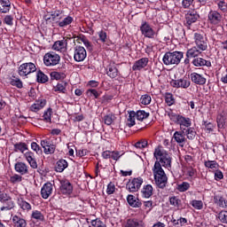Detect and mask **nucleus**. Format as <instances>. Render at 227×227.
Returning a JSON list of instances; mask_svg holds the SVG:
<instances>
[{
	"mask_svg": "<svg viewBox=\"0 0 227 227\" xmlns=\"http://www.w3.org/2000/svg\"><path fill=\"white\" fill-rule=\"evenodd\" d=\"M192 65H194V67H211L212 63L208 60H205V59L196 58L192 60Z\"/></svg>",
	"mask_w": 227,
	"mask_h": 227,
	"instance_id": "a878e982",
	"label": "nucleus"
},
{
	"mask_svg": "<svg viewBox=\"0 0 227 227\" xmlns=\"http://www.w3.org/2000/svg\"><path fill=\"white\" fill-rule=\"evenodd\" d=\"M36 79L38 82H47V81H49V77L42 71H39L37 73Z\"/></svg>",
	"mask_w": 227,
	"mask_h": 227,
	"instance_id": "79ce46f5",
	"label": "nucleus"
},
{
	"mask_svg": "<svg viewBox=\"0 0 227 227\" xmlns=\"http://www.w3.org/2000/svg\"><path fill=\"white\" fill-rule=\"evenodd\" d=\"M184 136L187 137V139L192 140L194 137H196V131L194 130V128H187L184 130Z\"/></svg>",
	"mask_w": 227,
	"mask_h": 227,
	"instance_id": "e433bc0d",
	"label": "nucleus"
},
{
	"mask_svg": "<svg viewBox=\"0 0 227 227\" xmlns=\"http://www.w3.org/2000/svg\"><path fill=\"white\" fill-rule=\"evenodd\" d=\"M218 219L221 221V223L227 224V211H221L218 214Z\"/></svg>",
	"mask_w": 227,
	"mask_h": 227,
	"instance_id": "13d9d810",
	"label": "nucleus"
},
{
	"mask_svg": "<svg viewBox=\"0 0 227 227\" xmlns=\"http://www.w3.org/2000/svg\"><path fill=\"white\" fill-rule=\"evenodd\" d=\"M56 152V145L50 144L46 148L44 149V153L47 155H52Z\"/></svg>",
	"mask_w": 227,
	"mask_h": 227,
	"instance_id": "de8ad7c7",
	"label": "nucleus"
},
{
	"mask_svg": "<svg viewBox=\"0 0 227 227\" xmlns=\"http://www.w3.org/2000/svg\"><path fill=\"white\" fill-rule=\"evenodd\" d=\"M141 192L143 198H152V195L153 194V186H152L151 184L144 185Z\"/></svg>",
	"mask_w": 227,
	"mask_h": 227,
	"instance_id": "393cba45",
	"label": "nucleus"
},
{
	"mask_svg": "<svg viewBox=\"0 0 227 227\" xmlns=\"http://www.w3.org/2000/svg\"><path fill=\"white\" fill-rule=\"evenodd\" d=\"M170 205H173L174 207H179L180 206V200L176 197H171L169 199Z\"/></svg>",
	"mask_w": 227,
	"mask_h": 227,
	"instance_id": "774afa93",
	"label": "nucleus"
},
{
	"mask_svg": "<svg viewBox=\"0 0 227 227\" xmlns=\"http://www.w3.org/2000/svg\"><path fill=\"white\" fill-rule=\"evenodd\" d=\"M55 168L58 173H63V171H65V169L68 168V162L67 161V160H59L57 161Z\"/></svg>",
	"mask_w": 227,
	"mask_h": 227,
	"instance_id": "bb28decb",
	"label": "nucleus"
},
{
	"mask_svg": "<svg viewBox=\"0 0 227 227\" xmlns=\"http://www.w3.org/2000/svg\"><path fill=\"white\" fill-rule=\"evenodd\" d=\"M65 77H67V74H65V73L56 71L51 73V79L52 81H61L65 79Z\"/></svg>",
	"mask_w": 227,
	"mask_h": 227,
	"instance_id": "72a5a7b5",
	"label": "nucleus"
},
{
	"mask_svg": "<svg viewBox=\"0 0 227 227\" xmlns=\"http://www.w3.org/2000/svg\"><path fill=\"white\" fill-rule=\"evenodd\" d=\"M218 129H223L224 127V116L219 115L216 119Z\"/></svg>",
	"mask_w": 227,
	"mask_h": 227,
	"instance_id": "69168bd1",
	"label": "nucleus"
},
{
	"mask_svg": "<svg viewBox=\"0 0 227 227\" xmlns=\"http://www.w3.org/2000/svg\"><path fill=\"white\" fill-rule=\"evenodd\" d=\"M127 201L130 207H133V208H139V207H141V202L134 195H128Z\"/></svg>",
	"mask_w": 227,
	"mask_h": 227,
	"instance_id": "b1692460",
	"label": "nucleus"
},
{
	"mask_svg": "<svg viewBox=\"0 0 227 227\" xmlns=\"http://www.w3.org/2000/svg\"><path fill=\"white\" fill-rule=\"evenodd\" d=\"M32 219H35L38 223L40 221H43L44 216L43 214H42V212L35 210L32 212Z\"/></svg>",
	"mask_w": 227,
	"mask_h": 227,
	"instance_id": "a19ab883",
	"label": "nucleus"
},
{
	"mask_svg": "<svg viewBox=\"0 0 227 227\" xmlns=\"http://www.w3.org/2000/svg\"><path fill=\"white\" fill-rule=\"evenodd\" d=\"M106 74L108 77H111V79H114L118 77V68H116L115 65H110L108 66L106 69Z\"/></svg>",
	"mask_w": 227,
	"mask_h": 227,
	"instance_id": "cd10ccee",
	"label": "nucleus"
},
{
	"mask_svg": "<svg viewBox=\"0 0 227 227\" xmlns=\"http://www.w3.org/2000/svg\"><path fill=\"white\" fill-rule=\"evenodd\" d=\"M10 180L12 184H19L22 182V176L15 174L12 176H11Z\"/></svg>",
	"mask_w": 227,
	"mask_h": 227,
	"instance_id": "052dcab7",
	"label": "nucleus"
},
{
	"mask_svg": "<svg viewBox=\"0 0 227 227\" xmlns=\"http://www.w3.org/2000/svg\"><path fill=\"white\" fill-rule=\"evenodd\" d=\"M168 114L171 121L180 126V130H182L183 132H185V129L191 128V125H192V122L191 121L189 117H184L173 112H169Z\"/></svg>",
	"mask_w": 227,
	"mask_h": 227,
	"instance_id": "20e7f679",
	"label": "nucleus"
},
{
	"mask_svg": "<svg viewBox=\"0 0 227 227\" xmlns=\"http://www.w3.org/2000/svg\"><path fill=\"white\" fill-rule=\"evenodd\" d=\"M0 202L4 204V206L0 207L1 212H8V210L15 208V202L12 200V197L8 196L6 193L0 199Z\"/></svg>",
	"mask_w": 227,
	"mask_h": 227,
	"instance_id": "9d476101",
	"label": "nucleus"
},
{
	"mask_svg": "<svg viewBox=\"0 0 227 227\" xmlns=\"http://www.w3.org/2000/svg\"><path fill=\"white\" fill-rule=\"evenodd\" d=\"M52 49L54 51H65L67 49V41H57L54 43Z\"/></svg>",
	"mask_w": 227,
	"mask_h": 227,
	"instance_id": "7c9ffc66",
	"label": "nucleus"
},
{
	"mask_svg": "<svg viewBox=\"0 0 227 227\" xmlns=\"http://www.w3.org/2000/svg\"><path fill=\"white\" fill-rule=\"evenodd\" d=\"M215 203L217 207H221V208H226L227 200L221 195L215 196Z\"/></svg>",
	"mask_w": 227,
	"mask_h": 227,
	"instance_id": "c85d7f7f",
	"label": "nucleus"
},
{
	"mask_svg": "<svg viewBox=\"0 0 227 227\" xmlns=\"http://www.w3.org/2000/svg\"><path fill=\"white\" fill-rule=\"evenodd\" d=\"M91 226L93 227H107L104 222H102L100 219L97 218L95 220H92L90 222Z\"/></svg>",
	"mask_w": 227,
	"mask_h": 227,
	"instance_id": "3c124183",
	"label": "nucleus"
},
{
	"mask_svg": "<svg viewBox=\"0 0 227 227\" xmlns=\"http://www.w3.org/2000/svg\"><path fill=\"white\" fill-rule=\"evenodd\" d=\"M176 142H177L178 145H185V142L187 141V138H185V132H184L182 129L181 131H176L173 136Z\"/></svg>",
	"mask_w": 227,
	"mask_h": 227,
	"instance_id": "6ab92c4d",
	"label": "nucleus"
},
{
	"mask_svg": "<svg viewBox=\"0 0 227 227\" xmlns=\"http://www.w3.org/2000/svg\"><path fill=\"white\" fill-rule=\"evenodd\" d=\"M136 148H140V150H142V148H146V146H148V142L146 140H142L139 142H137L135 144Z\"/></svg>",
	"mask_w": 227,
	"mask_h": 227,
	"instance_id": "680f3d73",
	"label": "nucleus"
},
{
	"mask_svg": "<svg viewBox=\"0 0 227 227\" xmlns=\"http://www.w3.org/2000/svg\"><path fill=\"white\" fill-rule=\"evenodd\" d=\"M136 112H129L127 118V125L128 127H134L136 125Z\"/></svg>",
	"mask_w": 227,
	"mask_h": 227,
	"instance_id": "f704fd0d",
	"label": "nucleus"
},
{
	"mask_svg": "<svg viewBox=\"0 0 227 227\" xmlns=\"http://www.w3.org/2000/svg\"><path fill=\"white\" fill-rule=\"evenodd\" d=\"M51 116H52V109L49 108L47 111L43 113V120L46 123H51Z\"/></svg>",
	"mask_w": 227,
	"mask_h": 227,
	"instance_id": "ea45409f",
	"label": "nucleus"
},
{
	"mask_svg": "<svg viewBox=\"0 0 227 227\" xmlns=\"http://www.w3.org/2000/svg\"><path fill=\"white\" fill-rule=\"evenodd\" d=\"M198 19H200V14H198L196 11H189L185 14L186 26H192V24H194V22H196Z\"/></svg>",
	"mask_w": 227,
	"mask_h": 227,
	"instance_id": "2eb2a0df",
	"label": "nucleus"
},
{
	"mask_svg": "<svg viewBox=\"0 0 227 227\" xmlns=\"http://www.w3.org/2000/svg\"><path fill=\"white\" fill-rule=\"evenodd\" d=\"M191 81L194 84H198L199 86H203V84L207 83V78L203 76V74H198V73H192L190 74Z\"/></svg>",
	"mask_w": 227,
	"mask_h": 227,
	"instance_id": "dca6fc26",
	"label": "nucleus"
},
{
	"mask_svg": "<svg viewBox=\"0 0 227 227\" xmlns=\"http://www.w3.org/2000/svg\"><path fill=\"white\" fill-rule=\"evenodd\" d=\"M71 22H74V18L67 16L62 21L59 22V27H65L67 26H70Z\"/></svg>",
	"mask_w": 227,
	"mask_h": 227,
	"instance_id": "58836bf2",
	"label": "nucleus"
},
{
	"mask_svg": "<svg viewBox=\"0 0 227 227\" xmlns=\"http://www.w3.org/2000/svg\"><path fill=\"white\" fill-rule=\"evenodd\" d=\"M12 10L10 0H0V13H8Z\"/></svg>",
	"mask_w": 227,
	"mask_h": 227,
	"instance_id": "5701e85b",
	"label": "nucleus"
},
{
	"mask_svg": "<svg viewBox=\"0 0 227 227\" xmlns=\"http://www.w3.org/2000/svg\"><path fill=\"white\" fill-rule=\"evenodd\" d=\"M143 224V222H137L136 220L129 219L126 223L125 227H138Z\"/></svg>",
	"mask_w": 227,
	"mask_h": 227,
	"instance_id": "49530a36",
	"label": "nucleus"
},
{
	"mask_svg": "<svg viewBox=\"0 0 227 227\" xmlns=\"http://www.w3.org/2000/svg\"><path fill=\"white\" fill-rule=\"evenodd\" d=\"M102 92L97 91L95 89H90L87 90V95L90 97H94V98H98Z\"/></svg>",
	"mask_w": 227,
	"mask_h": 227,
	"instance_id": "6e6d98bb",
	"label": "nucleus"
},
{
	"mask_svg": "<svg viewBox=\"0 0 227 227\" xmlns=\"http://www.w3.org/2000/svg\"><path fill=\"white\" fill-rule=\"evenodd\" d=\"M98 35L99 36V40L102 43H106L107 42V33H106V31L101 30L98 32Z\"/></svg>",
	"mask_w": 227,
	"mask_h": 227,
	"instance_id": "4d7b16f0",
	"label": "nucleus"
},
{
	"mask_svg": "<svg viewBox=\"0 0 227 227\" xmlns=\"http://www.w3.org/2000/svg\"><path fill=\"white\" fill-rule=\"evenodd\" d=\"M150 116L149 113H146L145 110H138L135 113V117L138 121H143V120H146Z\"/></svg>",
	"mask_w": 227,
	"mask_h": 227,
	"instance_id": "2f4dec72",
	"label": "nucleus"
},
{
	"mask_svg": "<svg viewBox=\"0 0 227 227\" xmlns=\"http://www.w3.org/2000/svg\"><path fill=\"white\" fill-rule=\"evenodd\" d=\"M19 206L20 208H22V210H31V204L26 200H19Z\"/></svg>",
	"mask_w": 227,
	"mask_h": 227,
	"instance_id": "864d4df0",
	"label": "nucleus"
},
{
	"mask_svg": "<svg viewBox=\"0 0 227 227\" xmlns=\"http://www.w3.org/2000/svg\"><path fill=\"white\" fill-rule=\"evenodd\" d=\"M140 31L145 38H157V35H159V33L152 27V25L146 21H142Z\"/></svg>",
	"mask_w": 227,
	"mask_h": 227,
	"instance_id": "423d86ee",
	"label": "nucleus"
},
{
	"mask_svg": "<svg viewBox=\"0 0 227 227\" xmlns=\"http://www.w3.org/2000/svg\"><path fill=\"white\" fill-rule=\"evenodd\" d=\"M12 223H14V226L16 227H26L27 226V223H26V220L24 218H20L18 215H14L12 217Z\"/></svg>",
	"mask_w": 227,
	"mask_h": 227,
	"instance_id": "c756f323",
	"label": "nucleus"
},
{
	"mask_svg": "<svg viewBox=\"0 0 227 227\" xmlns=\"http://www.w3.org/2000/svg\"><path fill=\"white\" fill-rule=\"evenodd\" d=\"M204 165L211 171H217L219 169V163L215 160H207L205 161Z\"/></svg>",
	"mask_w": 227,
	"mask_h": 227,
	"instance_id": "473e14b6",
	"label": "nucleus"
},
{
	"mask_svg": "<svg viewBox=\"0 0 227 227\" xmlns=\"http://www.w3.org/2000/svg\"><path fill=\"white\" fill-rule=\"evenodd\" d=\"M10 84L12 86H16V88H19V89L22 88V86H23L22 81H20V79H19V78L11 79Z\"/></svg>",
	"mask_w": 227,
	"mask_h": 227,
	"instance_id": "603ef678",
	"label": "nucleus"
},
{
	"mask_svg": "<svg viewBox=\"0 0 227 227\" xmlns=\"http://www.w3.org/2000/svg\"><path fill=\"white\" fill-rule=\"evenodd\" d=\"M191 205L196 210H201L203 208V201L201 200H193L191 201Z\"/></svg>",
	"mask_w": 227,
	"mask_h": 227,
	"instance_id": "c03bdc74",
	"label": "nucleus"
},
{
	"mask_svg": "<svg viewBox=\"0 0 227 227\" xmlns=\"http://www.w3.org/2000/svg\"><path fill=\"white\" fill-rule=\"evenodd\" d=\"M193 40L195 46L187 51L186 56H188V58H198V56L201 55L203 51L208 49V40L205 35L194 33Z\"/></svg>",
	"mask_w": 227,
	"mask_h": 227,
	"instance_id": "f257e3e1",
	"label": "nucleus"
},
{
	"mask_svg": "<svg viewBox=\"0 0 227 227\" xmlns=\"http://www.w3.org/2000/svg\"><path fill=\"white\" fill-rule=\"evenodd\" d=\"M217 6H218V9L221 10V12H226L227 10V4L224 1H222V0L218 1Z\"/></svg>",
	"mask_w": 227,
	"mask_h": 227,
	"instance_id": "e2e57ef3",
	"label": "nucleus"
},
{
	"mask_svg": "<svg viewBox=\"0 0 227 227\" xmlns=\"http://www.w3.org/2000/svg\"><path fill=\"white\" fill-rule=\"evenodd\" d=\"M59 55L55 52H48L43 57V63L46 67H55V65L59 63Z\"/></svg>",
	"mask_w": 227,
	"mask_h": 227,
	"instance_id": "6e6552de",
	"label": "nucleus"
},
{
	"mask_svg": "<svg viewBox=\"0 0 227 227\" xmlns=\"http://www.w3.org/2000/svg\"><path fill=\"white\" fill-rule=\"evenodd\" d=\"M176 189L179 191V192H185V191H189V189H191V184L183 182L177 184Z\"/></svg>",
	"mask_w": 227,
	"mask_h": 227,
	"instance_id": "4c0bfd02",
	"label": "nucleus"
},
{
	"mask_svg": "<svg viewBox=\"0 0 227 227\" xmlns=\"http://www.w3.org/2000/svg\"><path fill=\"white\" fill-rule=\"evenodd\" d=\"M47 104V101L45 99H39L36 100L31 106L30 111H33V113H38L41 109H43L45 107V105Z\"/></svg>",
	"mask_w": 227,
	"mask_h": 227,
	"instance_id": "aec40b11",
	"label": "nucleus"
},
{
	"mask_svg": "<svg viewBox=\"0 0 227 227\" xmlns=\"http://www.w3.org/2000/svg\"><path fill=\"white\" fill-rule=\"evenodd\" d=\"M170 84L173 88H183L184 90H187V88L191 86V80L187 77H183L177 80H172Z\"/></svg>",
	"mask_w": 227,
	"mask_h": 227,
	"instance_id": "ddd939ff",
	"label": "nucleus"
},
{
	"mask_svg": "<svg viewBox=\"0 0 227 227\" xmlns=\"http://www.w3.org/2000/svg\"><path fill=\"white\" fill-rule=\"evenodd\" d=\"M36 70V66L32 62L21 64L18 69V74L20 77H26L29 74L35 73Z\"/></svg>",
	"mask_w": 227,
	"mask_h": 227,
	"instance_id": "0eeeda50",
	"label": "nucleus"
},
{
	"mask_svg": "<svg viewBox=\"0 0 227 227\" xmlns=\"http://www.w3.org/2000/svg\"><path fill=\"white\" fill-rule=\"evenodd\" d=\"M31 149L38 154L42 153V149L40 148V145H38V144H36L35 142H33L31 144Z\"/></svg>",
	"mask_w": 227,
	"mask_h": 227,
	"instance_id": "338daca9",
	"label": "nucleus"
},
{
	"mask_svg": "<svg viewBox=\"0 0 227 227\" xmlns=\"http://www.w3.org/2000/svg\"><path fill=\"white\" fill-rule=\"evenodd\" d=\"M54 91H59V93H67V82L58 83L54 88Z\"/></svg>",
	"mask_w": 227,
	"mask_h": 227,
	"instance_id": "a18cd8bd",
	"label": "nucleus"
},
{
	"mask_svg": "<svg viewBox=\"0 0 227 227\" xmlns=\"http://www.w3.org/2000/svg\"><path fill=\"white\" fill-rule=\"evenodd\" d=\"M72 191H74V186L70 184L68 180H61L60 181V192L62 194H72Z\"/></svg>",
	"mask_w": 227,
	"mask_h": 227,
	"instance_id": "f3484780",
	"label": "nucleus"
},
{
	"mask_svg": "<svg viewBox=\"0 0 227 227\" xmlns=\"http://www.w3.org/2000/svg\"><path fill=\"white\" fill-rule=\"evenodd\" d=\"M153 173L155 185L160 189H164L168 184V176H166L164 169L160 168L159 164H156V166L153 168Z\"/></svg>",
	"mask_w": 227,
	"mask_h": 227,
	"instance_id": "7ed1b4c3",
	"label": "nucleus"
},
{
	"mask_svg": "<svg viewBox=\"0 0 227 227\" xmlns=\"http://www.w3.org/2000/svg\"><path fill=\"white\" fill-rule=\"evenodd\" d=\"M24 157L28 164H30V166L33 168V169H36V168H38L36 160H35V153H33L32 152H27L24 153Z\"/></svg>",
	"mask_w": 227,
	"mask_h": 227,
	"instance_id": "412c9836",
	"label": "nucleus"
},
{
	"mask_svg": "<svg viewBox=\"0 0 227 227\" xmlns=\"http://www.w3.org/2000/svg\"><path fill=\"white\" fill-rule=\"evenodd\" d=\"M184 58V52L182 51H173L166 52L163 56L162 61L164 65H179L180 61Z\"/></svg>",
	"mask_w": 227,
	"mask_h": 227,
	"instance_id": "39448f33",
	"label": "nucleus"
},
{
	"mask_svg": "<svg viewBox=\"0 0 227 227\" xmlns=\"http://www.w3.org/2000/svg\"><path fill=\"white\" fill-rule=\"evenodd\" d=\"M156 161L154 166L159 165L160 168H167L169 169L171 168V156L168 153V151L164 150L162 146H158L154 149L153 153Z\"/></svg>",
	"mask_w": 227,
	"mask_h": 227,
	"instance_id": "f03ea898",
	"label": "nucleus"
},
{
	"mask_svg": "<svg viewBox=\"0 0 227 227\" xmlns=\"http://www.w3.org/2000/svg\"><path fill=\"white\" fill-rule=\"evenodd\" d=\"M207 20L212 26H219L223 22V14L217 11H210L207 14Z\"/></svg>",
	"mask_w": 227,
	"mask_h": 227,
	"instance_id": "f8f14e48",
	"label": "nucleus"
},
{
	"mask_svg": "<svg viewBox=\"0 0 227 227\" xmlns=\"http://www.w3.org/2000/svg\"><path fill=\"white\" fill-rule=\"evenodd\" d=\"M144 208L145 210V214H150L153 208V202H152V200L144 202Z\"/></svg>",
	"mask_w": 227,
	"mask_h": 227,
	"instance_id": "09e8293b",
	"label": "nucleus"
},
{
	"mask_svg": "<svg viewBox=\"0 0 227 227\" xmlns=\"http://www.w3.org/2000/svg\"><path fill=\"white\" fill-rule=\"evenodd\" d=\"M52 184L51 183H46L43 185L41 189V196L43 200L49 199L51 194H52Z\"/></svg>",
	"mask_w": 227,
	"mask_h": 227,
	"instance_id": "a211bd4d",
	"label": "nucleus"
},
{
	"mask_svg": "<svg viewBox=\"0 0 227 227\" xmlns=\"http://www.w3.org/2000/svg\"><path fill=\"white\" fill-rule=\"evenodd\" d=\"M26 150H27V145H26V143H18L14 145V152L24 153Z\"/></svg>",
	"mask_w": 227,
	"mask_h": 227,
	"instance_id": "c9c22d12",
	"label": "nucleus"
},
{
	"mask_svg": "<svg viewBox=\"0 0 227 227\" xmlns=\"http://www.w3.org/2000/svg\"><path fill=\"white\" fill-rule=\"evenodd\" d=\"M88 56V52L86 49L81 45H77L74 48V59L77 63H81V61H84L86 57Z\"/></svg>",
	"mask_w": 227,
	"mask_h": 227,
	"instance_id": "1a4fd4ad",
	"label": "nucleus"
},
{
	"mask_svg": "<svg viewBox=\"0 0 227 227\" xmlns=\"http://www.w3.org/2000/svg\"><path fill=\"white\" fill-rule=\"evenodd\" d=\"M141 185H143V178L137 177L129 181L126 188L129 190V192H137V191L141 189Z\"/></svg>",
	"mask_w": 227,
	"mask_h": 227,
	"instance_id": "9b49d317",
	"label": "nucleus"
},
{
	"mask_svg": "<svg viewBox=\"0 0 227 227\" xmlns=\"http://www.w3.org/2000/svg\"><path fill=\"white\" fill-rule=\"evenodd\" d=\"M14 168L17 173H20V175H27L28 168L24 162H17Z\"/></svg>",
	"mask_w": 227,
	"mask_h": 227,
	"instance_id": "4be33fe9",
	"label": "nucleus"
},
{
	"mask_svg": "<svg viewBox=\"0 0 227 227\" xmlns=\"http://www.w3.org/2000/svg\"><path fill=\"white\" fill-rule=\"evenodd\" d=\"M165 102L168 106H173L175 104V98H173V94L167 93L165 96Z\"/></svg>",
	"mask_w": 227,
	"mask_h": 227,
	"instance_id": "5fc2aeb1",
	"label": "nucleus"
},
{
	"mask_svg": "<svg viewBox=\"0 0 227 227\" xmlns=\"http://www.w3.org/2000/svg\"><path fill=\"white\" fill-rule=\"evenodd\" d=\"M4 24H6L7 26H13V16L5 15L4 18Z\"/></svg>",
	"mask_w": 227,
	"mask_h": 227,
	"instance_id": "bf43d9fd",
	"label": "nucleus"
},
{
	"mask_svg": "<svg viewBox=\"0 0 227 227\" xmlns=\"http://www.w3.org/2000/svg\"><path fill=\"white\" fill-rule=\"evenodd\" d=\"M114 191H116V186H114V184L109 183L106 189V194H114Z\"/></svg>",
	"mask_w": 227,
	"mask_h": 227,
	"instance_id": "0e129e2a",
	"label": "nucleus"
},
{
	"mask_svg": "<svg viewBox=\"0 0 227 227\" xmlns=\"http://www.w3.org/2000/svg\"><path fill=\"white\" fill-rule=\"evenodd\" d=\"M149 61L150 59L148 58H142L137 60L132 66V70H134V72H137L143 70V68H146Z\"/></svg>",
	"mask_w": 227,
	"mask_h": 227,
	"instance_id": "4468645a",
	"label": "nucleus"
},
{
	"mask_svg": "<svg viewBox=\"0 0 227 227\" xmlns=\"http://www.w3.org/2000/svg\"><path fill=\"white\" fill-rule=\"evenodd\" d=\"M140 102L143 106H149L152 103V97L148 94L142 95Z\"/></svg>",
	"mask_w": 227,
	"mask_h": 227,
	"instance_id": "37998d69",
	"label": "nucleus"
},
{
	"mask_svg": "<svg viewBox=\"0 0 227 227\" xmlns=\"http://www.w3.org/2000/svg\"><path fill=\"white\" fill-rule=\"evenodd\" d=\"M114 114H109L104 117V121L106 125H112L113 121H114Z\"/></svg>",
	"mask_w": 227,
	"mask_h": 227,
	"instance_id": "8fccbe9b",
	"label": "nucleus"
}]
</instances>
